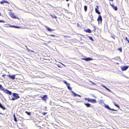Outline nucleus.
<instances>
[{"mask_svg":"<svg viewBox=\"0 0 129 129\" xmlns=\"http://www.w3.org/2000/svg\"><path fill=\"white\" fill-rule=\"evenodd\" d=\"M46 113H45V112H43V113H42V114H43V115H45V114H46Z\"/></svg>","mask_w":129,"mask_h":129,"instance_id":"7c9ffc66","label":"nucleus"},{"mask_svg":"<svg viewBox=\"0 0 129 129\" xmlns=\"http://www.w3.org/2000/svg\"><path fill=\"white\" fill-rule=\"evenodd\" d=\"M83 59L84 60H85L86 61H88L92 60V59L89 58V57L84 58H83Z\"/></svg>","mask_w":129,"mask_h":129,"instance_id":"4468645a","label":"nucleus"},{"mask_svg":"<svg viewBox=\"0 0 129 129\" xmlns=\"http://www.w3.org/2000/svg\"><path fill=\"white\" fill-rule=\"evenodd\" d=\"M115 105H117V104H115Z\"/></svg>","mask_w":129,"mask_h":129,"instance_id":"c03bdc74","label":"nucleus"},{"mask_svg":"<svg viewBox=\"0 0 129 129\" xmlns=\"http://www.w3.org/2000/svg\"><path fill=\"white\" fill-rule=\"evenodd\" d=\"M41 98L43 100L46 101L48 97L47 95H45L41 97Z\"/></svg>","mask_w":129,"mask_h":129,"instance_id":"423d86ee","label":"nucleus"},{"mask_svg":"<svg viewBox=\"0 0 129 129\" xmlns=\"http://www.w3.org/2000/svg\"><path fill=\"white\" fill-rule=\"evenodd\" d=\"M0 89L2 90L4 92L6 93L9 94V95H11L12 92L11 91H10L7 90L5 89L2 87V86L1 84H0Z\"/></svg>","mask_w":129,"mask_h":129,"instance_id":"f03ea898","label":"nucleus"},{"mask_svg":"<svg viewBox=\"0 0 129 129\" xmlns=\"http://www.w3.org/2000/svg\"><path fill=\"white\" fill-rule=\"evenodd\" d=\"M110 1H113V0H109Z\"/></svg>","mask_w":129,"mask_h":129,"instance_id":"4c0bfd02","label":"nucleus"},{"mask_svg":"<svg viewBox=\"0 0 129 129\" xmlns=\"http://www.w3.org/2000/svg\"><path fill=\"white\" fill-rule=\"evenodd\" d=\"M28 115H30V112H27V111H26L25 112Z\"/></svg>","mask_w":129,"mask_h":129,"instance_id":"a878e982","label":"nucleus"},{"mask_svg":"<svg viewBox=\"0 0 129 129\" xmlns=\"http://www.w3.org/2000/svg\"><path fill=\"white\" fill-rule=\"evenodd\" d=\"M84 9L85 11L86 12L87 11V7L86 6H84Z\"/></svg>","mask_w":129,"mask_h":129,"instance_id":"aec40b11","label":"nucleus"},{"mask_svg":"<svg viewBox=\"0 0 129 129\" xmlns=\"http://www.w3.org/2000/svg\"><path fill=\"white\" fill-rule=\"evenodd\" d=\"M125 40H126L127 41H128V39H127V37H125Z\"/></svg>","mask_w":129,"mask_h":129,"instance_id":"2f4dec72","label":"nucleus"},{"mask_svg":"<svg viewBox=\"0 0 129 129\" xmlns=\"http://www.w3.org/2000/svg\"><path fill=\"white\" fill-rule=\"evenodd\" d=\"M13 116L14 117V121H17V120L16 119V117L14 114L13 115Z\"/></svg>","mask_w":129,"mask_h":129,"instance_id":"6ab92c4d","label":"nucleus"},{"mask_svg":"<svg viewBox=\"0 0 129 129\" xmlns=\"http://www.w3.org/2000/svg\"><path fill=\"white\" fill-rule=\"evenodd\" d=\"M2 22L4 23V22H5V21H3L2 20H0V22Z\"/></svg>","mask_w":129,"mask_h":129,"instance_id":"cd10ccee","label":"nucleus"},{"mask_svg":"<svg viewBox=\"0 0 129 129\" xmlns=\"http://www.w3.org/2000/svg\"><path fill=\"white\" fill-rule=\"evenodd\" d=\"M45 27L49 30V31H52L54 30V29H51L50 28L46 26H45Z\"/></svg>","mask_w":129,"mask_h":129,"instance_id":"f8f14e48","label":"nucleus"},{"mask_svg":"<svg viewBox=\"0 0 129 129\" xmlns=\"http://www.w3.org/2000/svg\"><path fill=\"white\" fill-rule=\"evenodd\" d=\"M10 15L11 17L14 18L16 19L17 18L16 17L15 15L13 13H10Z\"/></svg>","mask_w":129,"mask_h":129,"instance_id":"1a4fd4ad","label":"nucleus"},{"mask_svg":"<svg viewBox=\"0 0 129 129\" xmlns=\"http://www.w3.org/2000/svg\"><path fill=\"white\" fill-rule=\"evenodd\" d=\"M128 66H124L122 67L121 68L122 70L123 71H125L128 68Z\"/></svg>","mask_w":129,"mask_h":129,"instance_id":"9b49d317","label":"nucleus"},{"mask_svg":"<svg viewBox=\"0 0 129 129\" xmlns=\"http://www.w3.org/2000/svg\"><path fill=\"white\" fill-rule=\"evenodd\" d=\"M0 114H2V113H0Z\"/></svg>","mask_w":129,"mask_h":129,"instance_id":"37998d69","label":"nucleus"},{"mask_svg":"<svg viewBox=\"0 0 129 129\" xmlns=\"http://www.w3.org/2000/svg\"><path fill=\"white\" fill-rule=\"evenodd\" d=\"M1 13H0V16H1Z\"/></svg>","mask_w":129,"mask_h":129,"instance_id":"a19ab883","label":"nucleus"},{"mask_svg":"<svg viewBox=\"0 0 129 129\" xmlns=\"http://www.w3.org/2000/svg\"><path fill=\"white\" fill-rule=\"evenodd\" d=\"M71 92H72L73 95L75 96H78L80 97H81V96L79 94H77L75 93V92H73V91H72Z\"/></svg>","mask_w":129,"mask_h":129,"instance_id":"9d476101","label":"nucleus"},{"mask_svg":"<svg viewBox=\"0 0 129 129\" xmlns=\"http://www.w3.org/2000/svg\"><path fill=\"white\" fill-rule=\"evenodd\" d=\"M5 75V74H4V75H2V76H3V77H4V76Z\"/></svg>","mask_w":129,"mask_h":129,"instance_id":"e433bc0d","label":"nucleus"},{"mask_svg":"<svg viewBox=\"0 0 129 129\" xmlns=\"http://www.w3.org/2000/svg\"><path fill=\"white\" fill-rule=\"evenodd\" d=\"M112 38H113L114 39H115V38H114V37L113 36H112Z\"/></svg>","mask_w":129,"mask_h":129,"instance_id":"c9c22d12","label":"nucleus"},{"mask_svg":"<svg viewBox=\"0 0 129 129\" xmlns=\"http://www.w3.org/2000/svg\"><path fill=\"white\" fill-rule=\"evenodd\" d=\"M128 42L129 43V40H128Z\"/></svg>","mask_w":129,"mask_h":129,"instance_id":"79ce46f5","label":"nucleus"},{"mask_svg":"<svg viewBox=\"0 0 129 129\" xmlns=\"http://www.w3.org/2000/svg\"><path fill=\"white\" fill-rule=\"evenodd\" d=\"M0 108L2 109L3 110H4L5 109V108L3 105H0Z\"/></svg>","mask_w":129,"mask_h":129,"instance_id":"412c9836","label":"nucleus"},{"mask_svg":"<svg viewBox=\"0 0 129 129\" xmlns=\"http://www.w3.org/2000/svg\"><path fill=\"white\" fill-rule=\"evenodd\" d=\"M10 27H14L15 28H20V27L19 26H16L13 25H10Z\"/></svg>","mask_w":129,"mask_h":129,"instance_id":"dca6fc26","label":"nucleus"},{"mask_svg":"<svg viewBox=\"0 0 129 129\" xmlns=\"http://www.w3.org/2000/svg\"><path fill=\"white\" fill-rule=\"evenodd\" d=\"M69 0H66V1H69Z\"/></svg>","mask_w":129,"mask_h":129,"instance_id":"ea45409f","label":"nucleus"},{"mask_svg":"<svg viewBox=\"0 0 129 129\" xmlns=\"http://www.w3.org/2000/svg\"><path fill=\"white\" fill-rule=\"evenodd\" d=\"M95 26L94 25V26H93V27H94V32H95V30L96 29V28H95Z\"/></svg>","mask_w":129,"mask_h":129,"instance_id":"bb28decb","label":"nucleus"},{"mask_svg":"<svg viewBox=\"0 0 129 129\" xmlns=\"http://www.w3.org/2000/svg\"><path fill=\"white\" fill-rule=\"evenodd\" d=\"M63 82L64 83L67 85V86L68 85H70V84L68 83L66 81H64Z\"/></svg>","mask_w":129,"mask_h":129,"instance_id":"4be33fe9","label":"nucleus"},{"mask_svg":"<svg viewBox=\"0 0 129 129\" xmlns=\"http://www.w3.org/2000/svg\"><path fill=\"white\" fill-rule=\"evenodd\" d=\"M104 107L105 108H106L107 109H108L109 110H110V113H114V111H116V110H114V109H111L110 108L108 105H104Z\"/></svg>","mask_w":129,"mask_h":129,"instance_id":"20e7f679","label":"nucleus"},{"mask_svg":"<svg viewBox=\"0 0 129 129\" xmlns=\"http://www.w3.org/2000/svg\"><path fill=\"white\" fill-rule=\"evenodd\" d=\"M120 51V52H122V49L121 48H119L118 49Z\"/></svg>","mask_w":129,"mask_h":129,"instance_id":"c85d7f7f","label":"nucleus"},{"mask_svg":"<svg viewBox=\"0 0 129 129\" xmlns=\"http://www.w3.org/2000/svg\"><path fill=\"white\" fill-rule=\"evenodd\" d=\"M0 105H2L1 104H0Z\"/></svg>","mask_w":129,"mask_h":129,"instance_id":"a18cd8bd","label":"nucleus"},{"mask_svg":"<svg viewBox=\"0 0 129 129\" xmlns=\"http://www.w3.org/2000/svg\"><path fill=\"white\" fill-rule=\"evenodd\" d=\"M104 87L107 90L109 91L110 92H111V91L110 90V89H109L107 88L104 85H102V86Z\"/></svg>","mask_w":129,"mask_h":129,"instance_id":"a211bd4d","label":"nucleus"},{"mask_svg":"<svg viewBox=\"0 0 129 129\" xmlns=\"http://www.w3.org/2000/svg\"><path fill=\"white\" fill-rule=\"evenodd\" d=\"M67 85V86L68 87V88L69 89H70V90H71L72 89V88H71L69 86V85Z\"/></svg>","mask_w":129,"mask_h":129,"instance_id":"b1692460","label":"nucleus"},{"mask_svg":"<svg viewBox=\"0 0 129 129\" xmlns=\"http://www.w3.org/2000/svg\"><path fill=\"white\" fill-rule=\"evenodd\" d=\"M110 5L112 6L113 9H114L115 11H117V8L116 7L114 6V5L111 4H110Z\"/></svg>","mask_w":129,"mask_h":129,"instance_id":"f3484780","label":"nucleus"},{"mask_svg":"<svg viewBox=\"0 0 129 129\" xmlns=\"http://www.w3.org/2000/svg\"><path fill=\"white\" fill-rule=\"evenodd\" d=\"M49 36H53V37L55 36V35H50Z\"/></svg>","mask_w":129,"mask_h":129,"instance_id":"c756f323","label":"nucleus"},{"mask_svg":"<svg viewBox=\"0 0 129 129\" xmlns=\"http://www.w3.org/2000/svg\"><path fill=\"white\" fill-rule=\"evenodd\" d=\"M8 76L9 78H10L11 79L13 80H14L15 78V77L16 76V75H9Z\"/></svg>","mask_w":129,"mask_h":129,"instance_id":"6e6552de","label":"nucleus"},{"mask_svg":"<svg viewBox=\"0 0 129 129\" xmlns=\"http://www.w3.org/2000/svg\"><path fill=\"white\" fill-rule=\"evenodd\" d=\"M86 106H87V107H90V105H86Z\"/></svg>","mask_w":129,"mask_h":129,"instance_id":"473e14b6","label":"nucleus"},{"mask_svg":"<svg viewBox=\"0 0 129 129\" xmlns=\"http://www.w3.org/2000/svg\"><path fill=\"white\" fill-rule=\"evenodd\" d=\"M4 3H7L8 4H9V3L7 2V1L5 0H3L0 3L1 4H3Z\"/></svg>","mask_w":129,"mask_h":129,"instance_id":"ddd939ff","label":"nucleus"},{"mask_svg":"<svg viewBox=\"0 0 129 129\" xmlns=\"http://www.w3.org/2000/svg\"><path fill=\"white\" fill-rule=\"evenodd\" d=\"M99 9V7L98 6H96V8H95V12L98 14H100V13L98 11Z\"/></svg>","mask_w":129,"mask_h":129,"instance_id":"0eeeda50","label":"nucleus"},{"mask_svg":"<svg viewBox=\"0 0 129 129\" xmlns=\"http://www.w3.org/2000/svg\"><path fill=\"white\" fill-rule=\"evenodd\" d=\"M117 107H119V105H115Z\"/></svg>","mask_w":129,"mask_h":129,"instance_id":"72a5a7b5","label":"nucleus"},{"mask_svg":"<svg viewBox=\"0 0 129 129\" xmlns=\"http://www.w3.org/2000/svg\"><path fill=\"white\" fill-rule=\"evenodd\" d=\"M20 97L18 94L16 93H13V95L9 96V98L11 100H15L18 99Z\"/></svg>","mask_w":129,"mask_h":129,"instance_id":"f257e3e1","label":"nucleus"},{"mask_svg":"<svg viewBox=\"0 0 129 129\" xmlns=\"http://www.w3.org/2000/svg\"><path fill=\"white\" fill-rule=\"evenodd\" d=\"M84 31L86 32L89 33H91V30L89 29H88L87 30H85Z\"/></svg>","mask_w":129,"mask_h":129,"instance_id":"2eb2a0df","label":"nucleus"},{"mask_svg":"<svg viewBox=\"0 0 129 129\" xmlns=\"http://www.w3.org/2000/svg\"><path fill=\"white\" fill-rule=\"evenodd\" d=\"M51 16L53 18H57V17L55 15H51Z\"/></svg>","mask_w":129,"mask_h":129,"instance_id":"5701e85b","label":"nucleus"},{"mask_svg":"<svg viewBox=\"0 0 129 129\" xmlns=\"http://www.w3.org/2000/svg\"><path fill=\"white\" fill-rule=\"evenodd\" d=\"M85 105H91L90 104H85Z\"/></svg>","mask_w":129,"mask_h":129,"instance_id":"f704fd0d","label":"nucleus"},{"mask_svg":"<svg viewBox=\"0 0 129 129\" xmlns=\"http://www.w3.org/2000/svg\"><path fill=\"white\" fill-rule=\"evenodd\" d=\"M97 20L98 21L99 23L100 22H101L102 21V18L101 15H100L98 19Z\"/></svg>","mask_w":129,"mask_h":129,"instance_id":"39448f33","label":"nucleus"},{"mask_svg":"<svg viewBox=\"0 0 129 129\" xmlns=\"http://www.w3.org/2000/svg\"><path fill=\"white\" fill-rule=\"evenodd\" d=\"M93 96V97H94V98H96V97L95 96Z\"/></svg>","mask_w":129,"mask_h":129,"instance_id":"58836bf2","label":"nucleus"},{"mask_svg":"<svg viewBox=\"0 0 129 129\" xmlns=\"http://www.w3.org/2000/svg\"><path fill=\"white\" fill-rule=\"evenodd\" d=\"M88 37L89 38V39L91 40H92V41H93V39L91 37H90L89 36Z\"/></svg>","mask_w":129,"mask_h":129,"instance_id":"393cba45","label":"nucleus"},{"mask_svg":"<svg viewBox=\"0 0 129 129\" xmlns=\"http://www.w3.org/2000/svg\"><path fill=\"white\" fill-rule=\"evenodd\" d=\"M85 99L86 100L88 101V102H90L93 103H96V100L94 99H92L89 98H85Z\"/></svg>","mask_w":129,"mask_h":129,"instance_id":"7ed1b4c3","label":"nucleus"}]
</instances>
